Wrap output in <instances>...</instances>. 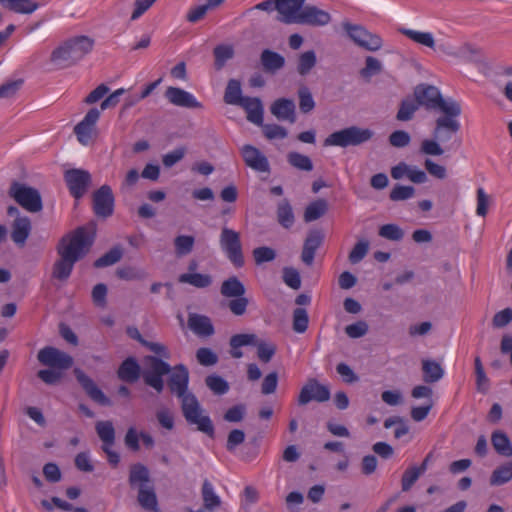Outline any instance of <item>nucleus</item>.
<instances>
[{
	"label": "nucleus",
	"mask_w": 512,
	"mask_h": 512,
	"mask_svg": "<svg viewBox=\"0 0 512 512\" xmlns=\"http://www.w3.org/2000/svg\"><path fill=\"white\" fill-rule=\"evenodd\" d=\"M95 234L96 224L92 221L61 238L57 246L60 258L53 264V278L66 281L70 277L75 263L81 260L93 245Z\"/></svg>",
	"instance_id": "f257e3e1"
},
{
	"label": "nucleus",
	"mask_w": 512,
	"mask_h": 512,
	"mask_svg": "<svg viewBox=\"0 0 512 512\" xmlns=\"http://www.w3.org/2000/svg\"><path fill=\"white\" fill-rule=\"evenodd\" d=\"M462 113L461 105L455 108H446V112L435 119L432 138L424 139L420 145V153L428 156H441L445 151L457 149L461 140L457 134L461 125L458 117Z\"/></svg>",
	"instance_id": "f03ea898"
},
{
	"label": "nucleus",
	"mask_w": 512,
	"mask_h": 512,
	"mask_svg": "<svg viewBox=\"0 0 512 512\" xmlns=\"http://www.w3.org/2000/svg\"><path fill=\"white\" fill-rule=\"evenodd\" d=\"M128 485L136 491L138 505L148 512H160L158 498L149 469L142 463L129 466Z\"/></svg>",
	"instance_id": "7ed1b4c3"
},
{
	"label": "nucleus",
	"mask_w": 512,
	"mask_h": 512,
	"mask_svg": "<svg viewBox=\"0 0 512 512\" xmlns=\"http://www.w3.org/2000/svg\"><path fill=\"white\" fill-rule=\"evenodd\" d=\"M94 46V40L88 36H76L64 41L55 48L50 61L59 69H66L77 64Z\"/></svg>",
	"instance_id": "20e7f679"
},
{
	"label": "nucleus",
	"mask_w": 512,
	"mask_h": 512,
	"mask_svg": "<svg viewBox=\"0 0 512 512\" xmlns=\"http://www.w3.org/2000/svg\"><path fill=\"white\" fill-rule=\"evenodd\" d=\"M414 98L419 107L423 106L426 110L446 112V108H455L461 105L455 99L444 98L439 89L433 85L421 83L414 88Z\"/></svg>",
	"instance_id": "39448f33"
},
{
	"label": "nucleus",
	"mask_w": 512,
	"mask_h": 512,
	"mask_svg": "<svg viewBox=\"0 0 512 512\" xmlns=\"http://www.w3.org/2000/svg\"><path fill=\"white\" fill-rule=\"evenodd\" d=\"M181 410L189 425H195L197 431L204 433L211 439L215 437L214 424L208 415L203 414V409L194 394H190L181 401Z\"/></svg>",
	"instance_id": "423d86ee"
},
{
	"label": "nucleus",
	"mask_w": 512,
	"mask_h": 512,
	"mask_svg": "<svg viewBox=\"0 0 512 512\" xmlns=\"http://www.w3.org/2000/svg\"><path fill=\"white\" fill-rule=\"evenodd\" d=\"M373 136L374 132L369 128L350 126L331 133L324 140V146H338L342 148L359 146L370 141Z\"/></svg>",
	"instance_id": "0eeeda50"
},
{
	"label": "nucleus",
	"mask_w": 512,
	"mask_h": 512,
	"mask_svg": "<svg viewBox=\"0 0 512 512\" xmlns=\"http://www.w3.org/2000/svg\"><path fill=\"white\" fill-rule=\"evenodd\" d=\"M144 362L143 382L158 394H161L165 387L164 376L171 372L170 364L156 355L145 356Z\"/></svg>",
	"instance_id": "6e6552de"
},
{
	"label": "nucleus",
	"mask_w": 512,
	"mask_h": 512,
	"mask_svg": "<svg viewBox=\"0 0 512 512\" xmlns=\"http://www.w3.org/2000/svg\"><path fill=\"white\" fill-rule=\"evenodd\" d=\"M257 337L255 334H235L230 338L229 344L231 347L230 354L233 358L239 359L243 356L241 350L242 346L257 345V356L264 362L268 363L276 353V346L272 343H265L263 341L256 343Z\"/></svg>",
	"instance_id": "1a4fd4ad"
},
{
	"label": "nucleus",
	"mask_w": 512,
	"mask_h": 512,
	"mask_svg": "<svg viewBox=\"0 0 512 512\" xmlns=\"http://www.w3.org/2000/svg\"><path fill=\"white\" fill-rule=\"evenodd\" d=\"M8 195L30 213H38L43 209L41 194L34 187L13 181L9 187Z\"/></svg>",
	"instance_id": "9d476101"
},
{
	"label": "nucleus",
	"mask_w": 512,
	"mask_h": 512,
	"mask_svg": "<svg viewBox=\"0 0 512 512\" xmlns=\"http://www.w3.org/2000/svg\"><path fill=\"white\" fill-rule=\"evenodd\" d=\"M342 27L347 36L359 47L368 51H378L383 46L382 38L369 32L364 26L343 22Z\"/></svg>",
	"instance_id": "9b49d317"
},
{
	"label": "nucleus",
	"mask_w": 512,
	"mask_h": 512,
	"mask_svg": "<svg viewBox=\"0 0 512 512\" xmlns=\"http://www.w3.org/2000/svg\"><path fill=\"white\" fill-rule=\"evenodd\" d=\"M219 242L221 249L226 254L229 261L236 268H241L245 261L239 232L228 227H223Z\"/></svg>",
	"instance_id": "f8f14e48"
},
{
	"label": "nucleus",
	"mask_w": 512,
	"mask_h": 512,
	"mask_svg": "<svg viewBox=\"0 0 512 512\" xmlns=\"http://www.w3.org/2000/svg\"><path fill=\"white\" fill-rule=\"evenodd\" d=\"M330 397L328 386L321 384L316 378H309L300 390L297 404L305 406L311 401L322 403L328 401Z\"/></svg>",
	"instance_id": "ddd939ff"
},
{
	"label": "nucleus",
	"mask_w": 512,
	"mask_h": 512,
	"mask_svg": "<svg viewBox=\"0 0 512 512\" xmlns=\"http://www.w3.org/2000/svg\"><path fill=\"white\" fill-rule=\"evenodd\" d=\"M64 180L70 194L76 199H81L91 185V174L87 170L72 168L64 172Z\"/></svg>",
	"instance_id": "4468645a"
},
{
	"label": "nucleus",
	"mask_w": 512,
	"mask_h": 512,
	"mask_svg": "<svg viewBox=\"0 0 512 512\" xmlns=\"http://www.w3.org/2000/svg\"><path fill=\"white\" fill-rule=\"evenodd\" d=\"M37 359L42 365L58 370H67L73 365L72 356L52 346L42 348Z\"/></svg>",
	"instance_id": "2eb2a0df"
},
{
	"label": "nucleus",
	"mask_w": 512,
	"mask_h": 512,
	"mask_svg": "<svg viewBox=\"0 0 512 512\" xmlns=\"http://www.w3.org/2000/svg\"><path fill=\"white\" fill-rule=\"evenodd\" d=\"M189 384V371L184 364H177L171 367L168 374L167 386L171 393L181 398L183 401L191 393H187Z\"/></svg>",
	"instance_id": "dca6fc26"
},
{
	"label": "nucleus",
	"mask_w": 512,
	"mask_h": 512,
	"mask_svg": "<svg viewBox=\"0 0 512 512\" xmlns=\"http://www.w3.org/2000/svg\"><path fill=\"white\" fill-rule=\"evenodd\" d=\"M115 198L109 185H102L93 193V211L96 216L110 217L114 212Z\"/></svg>",
	"instance_id": "f3484780"
},
{
	"label": "nucleus",
	"mask_w": 512,
	"mask_h": 512,
	"mask_svg": "<svg viewBox=\"0 0 512 512\" xmlns=\"http://www.w3.org/2000/svg\"><path fill=\"white\" fill-rule=\"evenodd\" d=\"M101 115V110L93 107L88 110L84 118L75 125L73 131L77 140L82 145H88L96 129V123Z\"/></svg>",
	"instance_id": "a211bd4d"
},
{
	"label": "nucleus",
	"mask_w": 512,
	"mask_h": 512,
	"mask_svg": "<svg viewBox=\"0 0 512 512\" xmlns=\"http://www.w3.org/2000/svg\"><path fill=\"white\" fill-rule=\"evenodd\" d=\"M76 380L85 391L87 396L101 406H111L112 401L103 393V391L96 385V383L88 375H86L80 368H75L73 371Z\"/></svg>",
	"instance_id": "6ab92c4d"
},
{
	"label": "nucleus",
	"mask_w": 512,
	"mask_h": 512,
	"mask_svg": "<svg viewBox=\"0 0 512 512\" xmlns=\"http://www.w3.org/2000/svg\"><path fill=\"white\" fill-rule=\"evenodd\" d=\"M305 0H276L277 21L284 24H297Z\"/></svg>",
	"instance_id": "aec40b11"
},
{
	"label": "nucleus",
	"mask_w": 512,
	"mask_h": 512,
	"mask_svg": "<svg viewBox=\"0 0 512 512\" xmlns=\"http://www.w3.org/2000/svg\"><path fill=\"white\" fill-rule=\"evenodd\" d=\"M331 19L329 12L320 9L315 5H304L301 14L298 16L297 24L322 27L329 24Z\"/></svg>",
	"instance_id": "412c9836"
},
{
	"label": "nucleus",
	"mask_w": 512,
	"mask_h": 512,
	"mask_svg": "<svg viewBox=\"0 0 512 512\" xmlns=\"http://www.w3.org/2000/svg\"><path fill=\"white\" fill-rule=\"evenodd\" d=\"M245 164L257 172H269L270 164L267 157L253 145L246 144L241 148Z\"/></svg>",
	"instance_id": "4be33fe9"
},
{
	"label": "nucleus",
	"mask_w": 512,
	"mask_h": 512,
	"mask_svg": "<svg viewBox=\"0 0 512 512\" xmlns=\"http://www.w3.org/2000/svg\"><path fill=\"white\" fill-rule=\"evenodd\" d=\"M324 237V233L320 229H313L308 232L301 253V260L305 265L311 266L313 264L316 250L322 245Z\"/></svg>",
	"instance_id": "5701e85b"
},
{
	"label": "nucleus",
	"mask_w": 512,
	"mask_h": 512,
	"mask_svg": "<svg viewBox=\"0 0 512 512\" xmlns=\"http://www.w3.org/2000/svg\"><path fill=\"white\" fill-rule=\"evenodd\" d=\"M165 97L175 106L191 109L202 108V104L192 94L178 87H168L165 91Z\"/></svg>",
	"instance_id": "b1692460"
},
{
	"label": "nucleus",
	"mask_w": 512,
	"mask_h": 512,
	"mask_svg": "<svg viewBox=\"0 0 512 512\" xmlns=\"http://www.w3.org/2000/svg\"><path fill=\"white\" fill-rule=\"evenodd\" d=\"M270 112L280 121L296 122V106L292 99H276L270 106Z\"/></svg>",
	"instance_id": "393cba45"
},
{
	"label": "nucleus",
	"mask_w": 512,
	"mask_h": 512,
	"mask_svg": "<svg viewBox=\"0 0 512 512\" xmlns=\"http://www.w3.org/2000/svg\"><path fill=\"white\" fill-rule=\"evenodd\" d=\"M143 370L136 358L130 356L126 358L117 370V376L120 380L127 383H135L142 377Z\"/></svg>",
	"instance_id": "a878e982"
},
{
	"label": "nucleus",
	"mask_w": 512,
	"mask_h": 512,
	"mask_svg": "<svg viewBox=\"0 0 512 512\" xmlns=\"http://www.w3.org/2000/svg\"><path fill=\"white\" fill-rule=\"evenodd\" d=\"M260 63L265 73L274 75L285 66V58L278 52L264 49L260 54Z\"/></svg>",
	"instance_id": "bb28decb"
},
{
	"label": "nucleus",
	"mask_w": 512,
	"mask_h": 512,
	"mask_svg": "<svg viewBox=\"0 0 512 512\" xmlns=\"http://www.w3.org/2000/svg\"><path fill=\"white\" fill-rule=\"evenodd\" d=\"M31 229V221L27 216L15 218L12 223V241L18 246H24L30 235Z\"/></svg>",
	"instance_id": "cd10ccee"
},
{
	"label": "nucleus",
	"mask_w": 512,
	"mask_h": 512,
	"mask_svg": "<svg viewBox=\"0 0 512 512\" xmlns=\"http://www.w3.org/2000/svg\"><path fill=\"white\" fill-rule=\"evenodd\" d=\"M241 106L247 113V120L255 125H262L263 122V105L259 98L244 97Z\"/></svg>",
	"instance_id": "c85d7f7f"
},
{
	"label": "nucleus",
	"mask_w": 512,
	"mask_h": 512,
	"mask_svg": "<svg viewBox=\"0 0 512 512\" xmlns=\"http://www.w3.org/2000/svg\"><path fill=\"white\" fill-rule=\"evenodd\" d=\"M189 328L199 336H211L214 327L209 317L200 314H190L188 318Z\"/></svg>",
	"instance_id": "c756f323"
},
{
	"label": "nucleus",
	"mask_w": 512,
	"mask_h": 512,
	"mask_svg": "<svg viewBox=\"0 0 512 512\" xmlns=\"http://www.w3.org/2000/svg\"><path fill=\"white\" fill-rule=\"evenodd\" d=\"M201 497L203 506L208 512L215 511L222 504L221 498L216 494L212 483L208 479H205L202 483Z\"/></svg>",
	"instance_id": "7c9ffc66"
},
{
	"label": "nucleus",
	"mask_w": 512,
	"mask_h": 512,
	"mask_svg": "<svg viewBox=\"0 0 512 512\" xmlns=\"http://www.w3.org/2000/svg\"><path fill=\"white\" fill-rule=\"evenodd\" d=\"M398 32L417 44L428 47L430 49H436L434 36L430 32H421L405 27H399Z\"/></svg>",
	"instance_id": "2f4dec72"
},
{
	"label": "nucleus",
	"mask_w": 512,
	"mask_h": 512,
	"mask_svg": "<svg viewBox=\"0 0 512 512\" xmlns=\"http://www.w3.org/2000/svg\"><path fill=\"white\" fill-rule=\"evenodd\" d=\"M491 443L495 451L504 457H511L512 456V444L507 436L506 433H504L501 430H496L491 435Z\"/></svg>",
	"instance_id": "473e14b6"
},
{
	"label": "nucleus",
	"mask_w": 512,
	"mask_h": 512,
	"mask_svg": "<svg viewBox=\"0 0 512 512\" xmlns=\"http://www.w3.org/2000/svg\"><path fill=\"white\" fill-rule=\"evenodd\" d=\"M422 372H423V381L425 383H434L439 381L444 376V370L441 365L429 359L422 360Z\"/></svg>",
	"instance_id": "72a5a7b5"
},
{
	"label": "nucleus",
	"mask_w": 512,
	"mask_h": 512,
	"mask_svg": "<svg viewBox=\"0 0 512 512\" xmlns=\"http://www.w3.org/2000/svg\"><path fill=\"white\" fill-rule=\"evenodd\" d=\"M220 292L224 297L234 298L243 296L246 289L244 284L236 276H231L222 282Z\"/></svg>",
	"instance_id": "f704fd0d"
},
{
	"label": "nucleus",
	"mask_w": 512,
	"mask_h": 512,
	"mask_svg": "<svg viewBox=\"0 0 512 512\" xmlns=\"http://www.w3.org/2000/svg\"><path fill=\"white\" fill-rule=\"evenodd\" d=\"M224 102L229 105H239L243 102L241 83L237 79H230L224 92Z\"/></svg>",
	"instance_id": "c9c22d12"
},
{
	"label": "nucleus",
	"mask_w": 512,
	"mask_h": 512,
	"mask_svg": "<svg viewBox=\"0 0 512 512\" xmlns=\"http://www.w3.org/2000/svg\"><path fill=\"white\" fill-rule=\"evenodd\" d=\"M328 211V203L325 199H318L310 203L304 211V221L312 222L318 220Z\"/></svg>",
	"instance_id": "e433bc0d"
},
{
	"label": "nucleus",
	"mask_w": 512,
	"mask_h": 512,
	"mask_svg": "<svg viewBox=\"0 0 512 512\" xmlns=\"http://www.w3.org/2000/svg\"><path fill=\"white\" fill-rule=\"evenodd\" d=\"M512 479V461L506 462L497 467L491 474L490 485L500 486Z\"/></svg>",
	"instance_id": "4c0bfd02"
},
{
	"label": "nucleus",
	"mask_w": 512,
	"mask_h": 512,
	"mask_svg": "<svg viewBox=\"0 0 512 512\" xmlns=\"http://www.w3.org/2000/svg\"><path fill=\"white\" fill-rule=\"evenodd\" d=\"M123 257V248L120 245L114 246L94 262L95 268H104L119 262Z\"/></svg>",
	"instance_id": "58836bf2"
},
{
	"label": "nucleus",
	"mask_w": 512,
	"mask_h": 512,
	"mask_svg": "<svg viewBox=\"0 0 512 512\" xmlns=\"http://www.w3.org/2000/svg\"><path fill=\"white\" fill-rule=\"evenodd\" d=\"M418 109L419 105L415 98H405L400 102L396 119L398 121H410Z\"/></svg>",
	"instance_id": "ea45409f"
},
{
	"label": "nucleus",
	"mask_w": 512,
	"mask_h": 512,
	"mask_svg": "<svg viewBox=\"0 0 512 512\" xmlns=\"http://www.w3.org/2000/svg\"><path fill=\"white\" fill-rule=\"evenodd\" d=\"M180 283H187L196 288H206L211 285L212 278L208 274L184 273L178 278Z\"/></svg>",
	"instance_id": "a19ab883"
},
{
	"label": "nucleus",
	"mask_w": 512,
	"mask_h": 512,
	"mask_svg": "<svg viewBox=\"0 0 512 512\" xmlns=\"http://www.w3.org/2000/svg\"><path fill=\"white\" fill-rule=\"evenodd\" d=\"M277 219L281 226L290 228L295 221L292 207L287 199H283L277 207Z\"/></svg>",
	"instance_id": "79ce46f5"
},
{
	"label": "nucleus",
	"mask_w": 512,
	"mask_h": 512,
	"mask_svg": "<svg viewBox=\"0 0 512 512\" xmlns=\"http://www.w3.org/2000/svg\"><path fill=\"white\" fill-rule=\"evenodd\" d=\"M213 54L215 57V69L221 70L225 66V63L233 58L234 49L230 45H217L213 50Z\"/></svg>",
	"instance_id": "37998d69"
},
{
	"label": "nucleus",
	"mask_w": 512,
	"mask_h": 512,
	"mask_svg": "<svg viewBox=\"0 0 512 512\" xmlns=\"http://www.w3.org/2000/svg\"><path fill=\"white\" fill-rule=\"evenodd\" d=\"M287 162L292 167L301 171L310 172L313 170V163L311 159L308 156L303 155L299 152H289L287 154Z\"/></svg>",
	"instance_id": "c03bdc74"
},
{
	"label": "nucleus",
	"mask_w": 512,
	"mask_h": 512,
	"mask_svg": "<svg viewBox=\"0 0 512 512\" xmlns=\"http://www.w3.org/2000/svg\"><path fill=\"white\" fill-rule=\"evenodd\" d=\"M299 100V109L303 114H308L315 108V101L313 99L310 89L302 85L297 91Z\"/></svg>",
	"instance_id": "a18cd8bd"
},
{
	"label": "nucleus",
	"mask_w": 512,
	"mask_h": 512,
	"mask_svg": "<svg viewBox=\"0 0 512 512\" xmlns=\"http://www.w3.org/2000/svg\"><path fill=\"white\" fill-rule=\"evenodd\" d=\"M7 7L19 14H32L39 8V4L34 0H9Z\"/></svg>",
	"instance_id": "49530a36"
},
{
	"label": "nucleus",
	"mask_w": 512,
	"mask_h": 512,
	"mask_svg": "<svg viewBox=\"0 0 512 512\" xmlns=\"http://www.w3.org/2000/svg\"><path fill=\"white\" fill-rule=\"evenodd\" d=\"M98 437L103 443H115V429L111 421H98L95 426Z\"/></svg>",
	"instance_id": "de8ad7c7"
},
{
	"label": "nucleus",
	"mask_w": 512,
	"mask_h": 512,
	"mask_svg": "<svg viewBox=\"0 0 512 512\" xmlns=\"http://www.w3.org/2000/svg\"><path fill=\"white\" fill-rule=\"evenodd\" d=\"M474 368L476 375V389L478 392L486 394L489 390V379L486 376L480 357L475 358Z\"/></svg>",
	"instance_id": "09e8293b"
},
{
	"label": "nucleus",
	"mask_w": 512,
	"mask_h": 512,
	"mask_svg": "<svg viewBox=\"0 0 512 512\" xmlns=\"http://www.w3.org/2000/svg\"><path fill=\"white\" fill-rule=\"evenodd\" d=\"M205 384L215 395H223L229 391L228 382L216 374L207 376L205 378Z\"/></svg>",
	"instance_id": "8fccbe9b"
},
{
	"label": "nucleus",
	"mask_w": 512,
	"mask_h": 512,
	"mask_svg": "<svg viewBox=\"0 0 512 512\" xmlns=\"http://www.w3.org/2000/svg\"><path fill=\"white\" fill-rule=\"evenodd\" d=\"M316 62V54L313 50L303 52L298 59L297 72L302 76L307 75L316 65Z\"/></svg>",
	"instance_id": "3c124183"
},
{
	"label": "nucleus",
	"mask_w": 512,
	"mask_h": 512,
	"mask_svg": "<svg viewBox=\"0 0 512 512\" xmlns=\"http://www.w3.org/2000/svg\"><path fill=\"white\" fill-rule=\"evenodd\" d=\"M309 324L308 312L304 308H296L293 311L292 328L296 333H304Z\"/></svg>",
	"instance_id": "603ef678"
},
{
	"label": "nucleus",
	"mask_w": 512,
	"mask_h": 512,
	"mask_svg": "<svg viewBox=\"0 0 512 512\" xmlns=\"http://www.w3.org/2000/svg\"><path fill=\"white\" fill-rule=\"evenodd\" d=\"M195 238L190 235H179L174 239L175 252L178 256L189 254L194 247Z\"/></svg>",
	"instance_id": "864d4df0"
},
{
	"label": "nucleus",
	"mask_w": 512,
	"mask_h": 512,
	"mask_svg": "<svg viewBox=\"0 0 512 512\" xmlns=\"http://www.w3.org/2000/svg\"><path fill=\"white\" fill-rule=\"evenodd\" d=\"M397 425V428L394 431V437L396 439H400L404 435L408 434L409 427L406 424L405 420L400 416H392L387 418L384 421V427L386 429L391 428L392 426Z\"/></svg>",
	"instance_id": "5fc2aeb1"
},
{
	"label": "nucleus",
	"mask_w": 512,
	"mask_h": 512,
	"mask_svg": "<svg viewBox=\"0 0 512 512\" xmlns=\"http://www.w3.org/2000/svg\"><path fill=\"white\" fill-rule=\"evenodd\" d=\"M378 234L390 241H400L404 237V231L396 224L382 225L379 228Z\"/></svg>",
	"instance_id": "6e6d98bb"
},
{
	"label": "nucleus",
	"mask_w": 512,
	"mask_h": 512,
	"mask_svg": "<svg viewBox=\"0 0 512 512\" xmlns=\"http://www.w3.org/2000/svg\"><path fill=\"white\" fill-rule=\"evenodd\" d=\"M260 126L262 127L264 136L268 140L284 139L288 135L287 129L278 124H264L262 122V125Z\"/></svg>",
	"instance_id": "4d7b16f0"
},
{
	"label": "nucleus",
	"mask_w": 512,
	"mask_h": 512,
	"mask_svg": "<svg viewBox=\"0 0 512 512\" xmlns=\"http://www.w3.org/2000/svg\"><path fill=\"white\" fill-rule=\"evenodd\" d=\"M252 254L257 265H261L265 262H271L276 258V251L267 246L255 248Z\"/></svg>",
	"instance_id": "13d9d810"
},
{
	"label": "nucleus",
	"mask_w": 512,
	"mask_h": 512,
	"mask_svg": "<svg viewBox=\"0 0 512 512\" xmlns=\"http://www.w3.org/2000/svg\"><path fill=\"white\" fill-rule=\"evenodd\" d=\"M422 473L418 470L417 466L406 469L401 478L402 491H409Z\"/></svg>",
	"instance_id": "bf43d9fd"
},
{
	"label": "nucleus",
	"mask_w": 512,
	"mask_h": 512,
	"mask_svg": "<svg viewBox=\"0 0 512 512\" xmlns=\"http://www.w3.org/2000/svg\"><path fill=\"white\" fill-rule=\"evenodd\" d=\"M196 359L202 366H213L218 362V356L210 348L201 347L196 351Z\"/></svg>",
	"instance_id": "052dcab7"
},
{
	"label": "nucleus",
	"mask_w": 512,
	"mask_h": 512,
	"mask_svg": "<svg viewBox=\"0 0 512 512\" xmlns=\"http://www.w3.org/2000/svg\"><path fill=\"white\" fill-rule=\"evenodd\" d=\"M415 194V188L413 186H404L397 184L390 191L389 198L392 201H403L413 197Z\"/></svg>",
	"instance_id": "680f3d73"
},
{
	"label": "nucleus",
	"mask_w": 512,
	"mask_h": 512,
	"mask_svg": "<svg viewBox=\"0 0 512 512\" xmlns=\"http://www.w3.org/2000/svg\"><path fill=\"white\" fill-rule=\"evenodd\" d=\"M369 250V242L366 240H361L357 242L353 249L350 251L348 259L350 263L357 264L363 260Z\"/></svg>",
	"instance_id": "e2e57ef3"
},
{
	"label": "nucleus",
	"mask_w": 512,
	"mask_h": 512,
	"mask_svg": "<svg viewBox=\"0 0 512 512\" xmlns=\"http://www.w3.org/2000/svg\"><path fill=\"white\" fill-rule=\"evenodd\" d=\"M63 370L58 369H43L37 372V377L48 385L58 384L63 378Z\"/></svg>",
	"instance_id": "0e129e2a"
},
{
	"label": "nucleus",
	"mask_w": 512,
	"mask_h": 512,
	"mask_svg": "<svg viewBox=\"0 0 512 512\" xmlns=\"http://www.w3.org/2000/svg\"><path fill=\"white\" fill-rule=\"evenodd\" d=\"M283 281L287 286L294 290H298L301 287L300 274L293 267H285L283 269Z\"/></svg>",
	"instance_id": "69168bd1"
},
{
	"label": "nucleus",
	"mask_w": 512,
	"mask_h": 512,
	"mask_svg": "<svg viewBox=\"0 0 512 512\" xmlns=\"http://www.w3.org/2000/svg\"><path fill=\"white\" fill-rule=\"evenodd\" d=\"M389 143L396 148H404L411 142V136L404 130H396L389 135Z\"/></svg>",
	"instance_id": "338daca9"
},
{
	"label": "nucleus",
	"mask_w": 512,
	"mask_h": 512,
	"mask_svg": "<svg viewBox=\"0 0 512 512\" xmlns=\"http://www.w3.org/2000/svg\"><path fill=\"white\" fill-rule=\"evenodd\" d=\"M512 321V308H505L497 312L492 318V326L500 329L507 326Z\"/></svg>",
	"instance_id": "774afa93"
}]
</instances>
